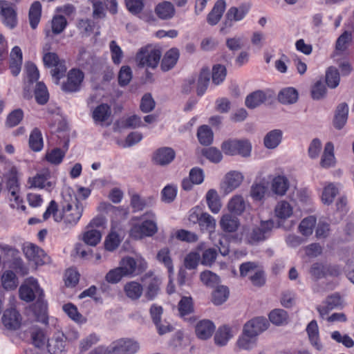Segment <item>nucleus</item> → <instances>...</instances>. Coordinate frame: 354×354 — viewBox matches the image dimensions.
I'll return each mask as SVG.
<instances>
[{
	"label": "nucleus",
	"instance_id": "obj_52",
	"mask_svg": "<svg viewBox=\"0 0 354 354\" xmlns=\"http://www.w3.org/2000/svg\"><path fill=\"white\" fill-rule=\"evenodd\" d=\"M257 338L254 336H250L244 330L242 335L239 337L236 342V345L240 349L250 350L256 345Z\"/></svg>",
	"mask_w": 354,
	"mask_h": 354
},
{
	"label": "nucleus",
	"instance_id": "obj_11",
	"mask_svg": "<svg viewBox=\"0 0 354 354\" xmlns=\"http://www.w3.org/2000/svg\"><path fill=\"white\" fill-rule=\"evenodd\" d=\"M84 77V73L81 71L71 70L68 73L66 81L62 86V90L69 93L79 91Z\"/></svg>",
	"mask_w": 354,
	"mask_h": 354
},
{
	"label": "nucleus",
	"instance_id": "obj_51",
	"mask_svg": "<svg viewBox=\"0 0 354 354\" xmlns=\"http://www.w3.org/2000/svg\"><path fill=\"white\" fill-rule=\"evenodd\" d=\"M198 224L202 230L212 233L216 227V220L208 213L203 212L201 213V218Z\"/></svg>",
	"mask_w": 354,
	"mask_h": 354
},
{
	"label": "nucleus",
	"instance_id": "obj_57",
	"mask_svg": "<svg viewBox=\"0 0 354 354\" xmlns=\"http://www.w3.org/2000/svg\"><path fill=\"white\" fill-rule=\"evenodd\" d=\"M326 82L332 88L337 87L339 83V74L334 67H330L326 73Z\"/></svg>",
	"mask_w": 354,
	"mask_h": 354
},
{
	"label": "nucleus",
	"instance_id": "obj_49",
	"mask_svg": "<svg viewBox=\"0 0 354 354\" xmlns=\"http://www.w3.org/2000/svg\"><path fill=\"white\" fill-rule=\"evenodd\" d=\"M157 259L162 263L167 268L169 275L174 272V266L170 257L169 248H164L159 250L157 254Z\"/></svg>",
	"mask_w": 354,
	"mask_h": 354
},
{
	"label": "nucleus",
	"instance_id": "obj_19",
	"mask_svg": "<svg viewBox=\"0 0 354 354\" xmlns=\"http://www.w3.org/2000/svg\"><path fill=\"white\" fill-rule=\"evenodd\" d=\"M175 158L174 151L169 147H162L158 149L153 155V160L159 165L169 164Z\"/></svg>",
	"mask_w": 354,
	"mask_h": 354
},
{
	"label": "nucleus",
	"instance_id": "obj_13",
	"mask_svg": "<svg viewBox=\"0 0 354 354\" xmlns=\"http://www.w3.org/2000/svg\"><path fill=\"white\" fill-rule=\"evenodd\" d=\"M147 278H149V281L147 283L145 290V298L148 301L153 300L160 291V279L154 276L152 272L145 274L142 281H145Z\"/></svg>",
	"mask_w": 354,
	"mask_h": 354
},
{
	"label": "nucleus",
	"instance_id": "obj_12",
	"mask_svg": "<svg viewBox=\"0 0 354 354\" xmlns=\"http://www.w3.org/2000/svg\"><path fill=\"white\" fill-rule=\"evenodd\" d=\"M269 326L266 319L263 317H257L248 322L243 328V330L250 336L257 338L261 333L266 330Z\"/></svg>",
	"mask_w": 354,
	"mask_h": 354
},
{
	"label": "nucleus",
	"instance_id": "obj_14",
	"mask_svg": "<svg viewBox=\"0 0 354 354\" xmlns=\"http://www.w3.org/2000/svg\"><path fill=\"white\" fill-rule=\"evenodd\" d=\"M47 348L50 354H64L66 352L64 334L59 332L55 333L48 340Z\"/></svg>",
	"mask_w": 354,
	"mask_h": 354
},
{
	"label": "nucleus",
	"instance_id": "obj_5",
	"mask_svg": "<svg viewBox=\"0 0 354 354\" xmlns=\"http://www.w3.org/2000/svg\"><path fill=\"white\" fill-rule=\"evenodd\" d=\"M161 52L152 46H147L140 48L136 55V60L140 66L156 68L160 59Z\"/></svg>",
	"mask_w": 354,
	"mask_h": 354
},
{
	"label": "nucleus",
	"instance_id": "obj_27",
	"mask_svg": "<svg viewBox=\"0 0 354 354\" xmlns=\"http://www.w3.org/2000/svg\"><path fill=\"white\" fill-rule=\"evenodd\" d=\"M155 12L161 19H169L174 16L175 8L171 2L165 1L156 6Z\"/></svg>",
	"mask_w": 354,
	"mask_h": 354
},
{
	"label": "nucleus",
	"instance_id": "obj_64",
	"mask_svg": "<svg viewBox=\"0 0 354 354\" xmlns=\"http://www.w3.org/2000/svg\"><path fill=\"white\" fill-rule=\"evenodd\" d=\"M203 154L211 162L215 163L219 162L223 158V155L221 151L216 147H209L204 149L203 151Z\"/></svg>",
	"mask_w": 354,
	"mask_h": 354
},
{
	"label": "nucleus",
	"instance_id": "obj_59",
	"mask_svg": "<svg viewBox=\"0 0 354 354\" xmlns=\"http://www.w3.org/2000/svg\"><path fill=\"white\" fill-rule=\"evenodd\" d=\"M227 71L225 67L221 64L215 65L212 68V82L218 85L225 78Z\"/></svg>",
	"mask_w": 354,
	"mask_h": 354
},
{
	"label": "nucleus",
	"instance_id": "obj_17",
	"mask_svg": "<svg viewBox=\"0 0 354 354\" xmlns=\"http://www.w3.org/2000/svg\"><path fill=\"white\" fill-rule=\"evenodd\" d=\"M243 180V176L237 171H231L225 175L222 187L225 192L230 193L237 188Z\"/></svg>",
	"mask_w": 354,
	"mask_h": 354
},
{
	"label": "nucleus",
	"instance_id": "obj_56",
	"mask_svg": "<svg viewBox=\"0 0 354 354\" xmlns=\"http://www.w3.org/2000/svg\"><path fill=\"white\" fill-rule=\"evenodd\" d=\"M200 279L203 284L210 287L218 284L220 281L219 277L209 270L202 272L200 275Z\"/></svg>",
	"mask_w": 354,
	"mask_h": 354
},
{
	"label": "nucleus",
	"instance_id": "obj_6",
	"mask_svg": "<svg viewBox=\"0 0 354 354\" xmlns=\"http://www.w3.org/2000/svg\"><path fill=\"white\" fill-rule=\"evenodd\" d=\"M44 65L52 68L51 75L55 79V84H58L59 80L64 76L66 71L65 62L61 60L55 53H46L43 56Z\"/></svg>",
	"mask_w": 354,
	"mask_h": 354
},
{
	"label": "nucleus",
	"instance_id": "obj_32",
	"mask_svg": "<svg viewBox=\"0 0 354 354\" xmlns=\"http://www.w3.org/2000/svg\"><path fill=\"white\" fill-rule=\"evenodd\" d=\"M348 109L346 103L340 104L336 109L334 126L336 129H341L347 121Z\"/></svg>",
	"mask_w": 354,
	"mask_h": 354
},
{
	"label": "nucleus",
	"instance_id": "obj_33",
	"mask_svg": "<svg viewBox=\"0 0 354 354\" xmlns=\"http://www.w3.org/2000/svg\"><path fill=\"white\" fill-rule=\"evenodd\" d=\"M206 201L208 207L214 214H217L220 212L222 204L217 192L215 189H211L206 194Z\"/></svg>",
	"mask_w": 354,
	"mask_h": 354
},
{
	"label": "nucleus",
	"instance_id": "obj_54",
	"mask_svg": "<svg viewBox=\"0 0 354 354\" xmlns=\"http://www.w3.org/2000/svg\"><path fill=\"white\" fill-rule=\"evenodd\" d=\"M35 97L37 103L45 104L49 98L48 92L43 82H38L35 90Z\"/></svg>",
	"mask_w": 354,
	"mask_h": 354
},
{
	"label": "nucleus",
	"instance_id": "obj_9",
	"mask_svg": "<svg viewBox=\"0 0 354 354\" xmlns=\"http://www.w3.org/2000/svg\"><path fill=\"white\" fill-rule=\"evenodd\" d=\"M0 15L2 23L10 29H13L17 25V16L14 3L0 0Z\"/></svg>",
	"mask_w": 354,
	"mask_h": 354
},
{
	"label": "nucleus",
	"instance_id": "obj_28",
	"mask_svg": "<svg viewBox=\"0 0 354 354\" xmlns=\"http://www.w3.org/2000/svg\"><path fill=\"white\" fill-rule=\"evenodd\" d=\"M267 100V95L263 91H256L248 95L245 98V106L249 109H254Z\"/></svg>",
	"mask_w": 354,
	"mask_h": 354
},
{
	"label": "nucleus",
	"instance_id": "obj_44",
	"mask_svg": "<svg viewBox=\"0 0 354 354\" xmlns=\"http://www.w3.org/2000/svg\"><path fill=\"white\" fill-rule=\"evenodd\" d=\"M278 99L283 104H293L298 99V93L293 88H284L279 93Z\"/></svg>",
	"mask_w": 354,
	"mask_h": 354
},
{
	"label": "nucleus",
	"instance_id": "obj_26",
	"mask_svg": "<svg viewBox=\"0 0 354 354\" xmlns=\"http://www.w3.org/2000/svg\"><path fill=\"white\" fill-rule=\"evenodd\" d=\"M225 9V2L223 0H218L214 4L212 11L208 14L207 21L209 24L214 26L220 21Z\"/></svg>",
	"mask_w": 354,
	"mask_h": 354
},
{
	"label": "nucleus",
	"instance_id": "obj_8",
	"mask_svg": "<svg viewBox=\"0 0 354 354\" xmlns=\"http://www.w3.org/2000/svg\"><path fill=\"white\" fill-rule=\"evenodd\" d=\"M83 205L75 198L71 203L63 205L64 222L66 225H75L82 216Z\"/></svg>",
	"mask_w": 354,
	"mask_h": 354
},
{
	"label": "nucleus",
	"instance_id": "obj_2",
	"mask_svg": "<svg viewBox=\"0 0 354 354\" xmlns=\"http://www.w3.org/2000/svg\"><path fill=\"white\" fill-rule=\"evenodd\" d=\"M139 342L132 338H120L113 341L104 354H136L140 350Z\"/></svg>",
	"mask_w": 354,
	"mask_h": 354
},
{
	"label": "nucleus",
	"instance_id": "obj_21",
	"mask_svg": "<svg viewBox=\"0 0 354 354\" xmlns=\"http://www.w3.org/2000/svg\"><path fill=\"white\" fill-rule=\"evenodd\" d=\"M215 330L213 322L208 319L200 321L196 326V334L201 339L209 338Z\"/></svg>",
	"mask_w": 354,
	"mask_h": 354
},
{
	"label": "nucleus",
	"instance_id": "obj_46",
	"mask_svg": "<svg viewBox=\"0 0 354 354\" xmlns=\"http://www.w3.org/2000/svg\"><path fill=\"white\" fill-rule=\"evenodd\" d=\"M269 319L275 325H284L288 324V315L283 309H274L270 313Z\"/></svg>",
	"mask_w": 354,
	"mask_h": 354
},
{
	"label": "nucleus",
	"instance_id": "obj_1",
	"mask_svg": "<svg viewBox=\"0 0 354 354\" xmlns=\"http://www.w3.org/2000/svg\"><path fill=\"white\" fill-rule=\"evenodd\" d=\"M273 227L274 222L271 220L261 221L259 226L243 227L241 236L247 244L257 245L268 237Z\"/></svg>",
	"mask_w": 354,
	"mask_h": 354
},
{
	"label": "nucleus",
	"instance_id": "obj_43",
	"mask_svg": "<svg viewBox=\"0 0 354 354\" xmlns=\"http://www.w3.org/2000/svg\"><path fill=\"white\" fill-rule=\"evenodd\" d=\"M209 82V72L207 68H203L201 71L197 82L196 92L199 96L203 95L207 88Z\"/></svg>",
	"mask_w": 354,
	"mask_h": 354
},
{
	"label": "nucleus",
	"instance_id": "obj_45",
	"mask_svg": "<svg viewBox=\"0 0 354 354\" xmlns=\"http://www.w3.org/2000/svg\"><path fill=\"white\" fill-rule=\"evenodd\" d=\"M29 146L34 151H39L42 149L44 143L41 133L37 128H35L29 138Z\"/></svg>",
	"mask_w": 354,
	"mask_h": 354
},
{
	"label": "nucleus",
	"instance_id": "obj_48",
	"mask_svg": "<svg viewBox=\"0 0 354 354\" xmlns=\"http://www.w3.org/2000/svg\"><path fill=\"white\" fill-rule=\"evenodd\" d=\"M317 220L313 216L304 218L299 225V232L304 236H310L313 234Z\"/></svg>",
	"mask_w": 354,
	"mask_h": 354
},
{
	"label": "nucleus",
	"instance_id": "obj_30",
	"mask_svg": "<svg viewBox=\"0 0 354 354\" xmlns=\"http://www.w3.org/2000/svg\"><path fill=\"white\" fill-rule=\"evenodd\" d=\"M246 202L241 195L234 196L228 202V210L235 214L241 215L245 210Z\"/></svg>",
	"mask_w": 354,
	"mask_h": 354
},
{
	"label": "nucleus",
	"instance_id": "obj_3",
	"mask_svg": "<svg viewBox=\"0 0 354 354\" xmlns=\"http://www.w3.org/2000/svg\"><path fill=\"white\" fill-rule=\"evenodd\" d=\"M221 149L228 156L248 157L251 153L252 145L248 140L229 139L222 143Z\"/></svg>",
	"mask_w": 354,
	"mask_h": 354
},
{
	"label": "nucleus",
	"instance_id": "obj_62",
	"mask_svg": "<svg viewBox=\"0 0 354 354\" xmlns=\"http://www.w3.org/2000/svg\"><path fill=\"white\" fill-rule=\"evenodd\" d=\"M120 243V239L118 234L115 232H111L105 239L104 248L106 250L112 252L118 247Z\"/></svg>",
	"mask_w": 354,
	"mask_h": 354
},
{
	"label": "nucleus",
	"instance_id": "obj_53",
	"mask_svg": "<svg viewBox=\"0 0 354 354\" xmlns=\"http://www.w3.org/2000/svg\"><path fill=\"white\" fill-rule=\"evenodd\" d=\"M232 337L230 328L227 326L220 328L214 336L215 343L218 346H224Z\"/></svg>",
	"mask_w": 354,
	"mask_h": 354
},
{
	"label": "nucleus",
	"instance_id": "obj_15",
	"mask_svg": "<svg viewBox=\"0 0 354 354\" xmlns=\"http://www.w3.org/2000/svg\"><path fill=\"white\" fill-rule=\"evenodd\" d=\"M2 322L6 328L16 330L21 325V317L15 309H7L3 315Z\"/></svg>",
	"mask_w": 354,
	"mask_h": 354
},
{
	"label": "nucleus",
	"instance_id": "obj_23",
	"mask_svg": "<svg viewBox=\"0 0 354 354\" xmlns=\"http://www.w3.org/2000/svg\"><path fill=\"white\" fill-rule=\"evenodd\" d=\"M335 158L334 155V146L330 142L325 145L324 152L320 160V166L322 168L328 169L335 166Z\"/></svg>",
	"mask_w": 354,
	"mask_h": 354
},
{
	"label": "nucleus",
	"instance_id": "obj_38",
	"mask_svg": "<svg viewBox=\"0 0 354 354\" xmlns=\"http://www.w3.org/2000/svg\"><path fill=\"white\" fill-rule=\"evenodd\" d=\"M282 132L279 129H274L268 132L263 140L264 145L268 149H274L281 142Z\"/></svg>",
	"mask_w": 354,
	"mask_h": 354
},
{
	"label": "nucleus",
	"instance_id": "obj_31",
	"mask_svg": "<svg viewBox=\"0 0 354 354\" xmlns=\"http://www.w3.org/2000/svg\"><path fill=\"white\" fill-rule=\"evenodd\" d=\"M220 226L225 232H234L236 231L239 226V220L232 214H226L221 217Z\"/></svg>",
	"mask_w": 354,
	"mask_h": 354
},
{
	"label": "nucleus",
	"instance_id": "obj_36",
	"mask_svg": "<svg viewBox=\"0 0 354 354\" xmlns=\"http://www.w3.org/2000/svg\"><path fill=\"white\" fill-rule=\"evenodd\" d=\"M306 331L312 345L320 351L322 348V345L319 341V329L317 322L311 321L307 326Z\"/></svg>",
	"mask_w": 354,
	"mask_h": 354
},
{
	"label": "nucleus",
	"instance_id": "obj_4",
	"mask_svg": "<svg viewBox=\"0 0 354 354\" xmlns=\"http://www.w3.org/2000/svg\"><path fill=\"white\" fill-rule=\"evenodd\" d=\"M143 222L140 225H135L131 234L136 238H141L142 236H151L156 233L158 227L154 221L155 215L149 212L143 214L141 217Z\"/></svg>",
	"mask_w": 354,
	"mask_h": 354
},
{
	"label": "nucleus",
	"instance_id": "obj_55",
	"mask_svg": "<svg viewBox=\"0 0 354 354\" xmlns=\"http://www.w3.org/2000/svg\"><path fill=\"white\" fill-rule=\"evenodd\" d=\"M102 234L98 230H88L83 236V240L87 245L95 246L101 240Z\"/></svg>",
	"mask_w": 354,
	"mask_h": 354
},
{
	"label": "nucleus",
	"instance_id": "obj_35",
	"mask_svg": "<svg viewBox=\"0 0 354 354\" xmlns=\"http://www.w3.org/2000/svg\"><path fill=\"white\" fill-rule=\"evenodd\" d=\"M230 291L227 286H218L212 293V301L216 306H220L227 301Z\"/></svg>",
	"mask_w": 354,
	"mask_h": 354
},
{
	"label": "nucleus",
	"instance_id": "obj_63",
	"mask_svg": "<svg viewBox=\"0 0 354 354\" xmlns=\"http://www.w3.org/2000/svg\"><path fill=\"white\" fill-rule=\"evenodd\" d=\"M177 188L176 186L168 185L165 187L161 192L162 200L165 203H170L176 197Z\"/></svg>",
	"mask_w": 354,
	"mask_h": 354
},
{
	"label": "nucleus",
	"instance_id": "obj_37",
	"mask_svg": "<svg viewBox=\"0 0 354 354\" xmlns=\"http://www.w3.org/2000/svg\"><path fill=\"white\" fill-rule=\"evenodd\" d=\"M1 283L7 290H15L19 283L18 278L12 270H6L1 276Z\"/></svg>",
	"mask_w": 354,
	"mask_h": 354
},
{
	"label": "nucleus",
	"instance_id": "obj_42",
	"mask_svg": "<svg viewBox=\"0 0 354 354\" xmlns=\"http://www.w3.org/2000/svg\"><path fill=\"white\" fill-rule=\"evenodd\" d=\"M41 5L39 1H35L29 10V21L30 27L35 29L40 21Z\"/></svg>",
	"mask_w": 354,
	"mask_h": 354
},
{
	"label": "nucleus",
	"instance_id": "obj_61",
	"mask_svg": "<svg viewBox=\"0 0 354 354\" xmlns=\"http://www.w3.org/2000/svg\"><path fill=\"white\" fill-rule=\"evenodd\" d=\"M23 118V111L20 109H15L8 115L6 124L8 127H14L19 124Z\"/></svg>",
	"mask_w": 354,
	"mask_h": 354
},
{
	"label": "nucleus",
	"instance_id": "obj_34",
	"mask_svg": "<svg viewBox=\"0 0 354 354\" xmlns=\"http://www.w3.org/2000/svg\"><path fill=\"white\" fill-rule=\"evenodd\" d=\"M67 25V21L62 15H57L54 17L51 21V31L48 30L46 31V37H52L54 35L60 34L64 31Z\"/></svg>",
	"mask_w": 354,
	"mask_h": 354
},
{
	"label": "nucleus",
	"instance_id": "obj_39",
	"mask_svg": "<svg viewBox=\"0 0 354 354\" xmlns=\"http://www.w3.org/2000/svg\"><path fill=\"white\" fill-rule=\"evenodd\" d=\"M119 268L126 277L133 276L137 268V262L131 257H125L121 259Z\"/></svg>",
	"mask_w": 354,
	"mask_h": 354
},
{
	"label": "nucleus",
	"instance_id": "obj_24",
	"mask_svg": "<svg viewBox=\"0 0 354 354\" xmlns=\"http://www.w3.org/2000/svg\"><path fill=\"white\" fill-rule=\"evenodd\" d=\"M111 115V109L107 104L98 105L92 112V118L95 123L102 124L107 121Z\"/></svg>",
	"mask_w": 354,
	"mask_h": 354
},
{
	"label": "nucleus",
	"instance_id": "obj_25",
	"mask_svg": "<svg viewBox=\"0 0 354 354\" xmlns=\"http://www.w3.org/2000/svg\"><path fill=\"white\" fill-rule=\"evenodd\" d=\"M179 55V51L177 48H171L169 50L162 59V70L168 71L173 68L178 60Z\"/></svg>",
	"mask_w": 354,
	"mask_h": 354
},
{
	"label": "nucleus",
	"instance_id": "obj_18",
	"mask_svg": "<svg viewBox=\"0 0 354 354\" xmlns=\"http://www.w3.org/2000/svg\"><path fill=\"white\" fill-rule=\"evenodd\" d=\"M123 290L127 297L131 301H136L141 297L144 290L141 283L131 281L124 285Z\"/></svg>",
	"mask_w": 354,
	"mask_h": 354
},
{
	"label": "nucleus",
	"instance_id": "obj_40",
	"mask_svg": "<svg viewBox=\"0 0 354 354\" xmlns=\"http://www.w3.org/2000/svg\"><path fill=\"white\" fill-rule=\"evenodd\" d=\"M338 193L339 190L336 185L333 183H328L323 189L322 201L324 204L330 205L333 202Z\"/></svg>",
	"mask_w": 354,
	"mask_h": 354
},
{
	"label": "nucleus",
	"instance_id": "obj_7",
	"mask_svg": "<svg viewBox=\"0 0 354 354\" xmlns=\"http://www.w3.org/2000/svg\"><path fill=\"white\" fill-rule=\"evenodd\" d=\"M19 293L21 300L30 302L35 298H38L39 295H43V290L40 288L35 278L29 277L20 286Z\"/></svg>",
	"mask_w": 354,
	"mask_h": 354
},
{
	"label": "nucleus",
	"instance_id": "obj_41",
	"mask_svg": "<svg viewBox=\"0 0 354 354\" xmlns=\"http://www.w3.org/2000/svg\"><path fill=\"white\" fill-rule=\"evenodd\" d=\"M292 212V207L286 201H281L278 202L274 208V214L276 216L281 219H286L290 217Z\"/></svg>",
	"mask_w": 354,
	"mask_h": 354
},
{
	"label": "nucleus",
	"instance_id": "obj_50",
	"mask_svg": "<svg viewBox=\"0 0 354 354\" xmlns=\"http://www.w3.org/2000/svg\"><path fill=\"white\" fill-rule=\"evenodd\" d=\"M197 136L200 143L203 145H209L213 140V132L207 125L199 127Z\"/></svg>",
	"mask_w": 354,
	"mask_h": 354
},
{
	"label": "nucleus",
	"instance_id": "obj_22",
	"mask_svg": "<svg viewBox=\"0 0 354 354\" xmlns=\"http://www.w3.org/2000/svg\"><path fill=\"white\" fill-rule=\"evenodd\" d=\"M290 187L289 180L285 176L279 175L274 177L271 183V189L278 196H284Z\"/></svg>",
	"mask_w": 354,
	"mask_h": 354
},
{
	"label": "nucleus",
	"instance_id": "obj_16",
	"mask_svg": "<svg viewBox=\"0 0 354 354\" xmlns=\"http://www.w3.org/2000/svg\"><path fill=\"white\" fill-rule=\"evenodd\" d=\"M50 178V174L48 170H45L41 173L37 174L32 178H29L28 183L30 187L50 189L53 187V183L48 181Z\"/></svg>",
	"mask_w": 354,
	"mask_h": 354
},
{
	"label": "nucleus",
	"instance_id": "obj_58",
	"mask_svg": "<svg viewBox=\"0 0 354 354\" xmlns=\"http://www.w3.org/2000/svg\"><path fill=\"white\" fill-rule=\"evenodd\" d=\"M194 310L192 297H183L178 303V311L180 316L189 315Z\"/></svg>",
	"mask_w": 354,
	"mask_h": 354
},
{
	"label": "nucleus",
	"instance_id": "obj_60",
	"mask_svg": "<svg viewBox=\"0 0 354 354\" xmlns=\"http://www.w3.org/2000/svg\"><path fill=\"white\" fill-rule=\"evenodd\" d=\"M64 152L59 148H55L46 154V159L48 162L53 165H59L62 162Z\"/></svg>",
	"mask_w": 354,
	"mask_h": 354
},
{
	"label": "nucleus",
	"instance_id": "obj_47",
	"mask_svg": "<svg viewBox=\"0 0 354 354\" xmlns=\"http://www.w3.org/2000/svg\"><path fill=\"white\" fill-rule=\"evenodd\" d=\"M261 267L254 261H247L243 263L239 266L240 276L241 277H248V279Z\"/></svg>",
	"mask_w": 354,
	"mask_h": 354
},
{
	"label": "nucleus",
	"instance_id": "obj_29",
	"mask_svg": "<svg viewBox=\"0 0 354 354\" xmlns=\"http://www.w3.org/2000/svg\"><path fill=\"white\" fill-rule=\"evenodd\" d=\"M32 310L39 322L45 324L48 323L47 304L44 300V295L38 296L37 301L33 304Z\"/></svg>",
	"mask_w": 354,
	"mask_h": 354
},
{
	"label": "nucleus",
	"instance_id": "obj_10",
	"mask_svg": "<svg viewBox=\"0 0 354 354\" xmlns=\"http://www.w3.org/2000/svg\"><path fill=\"white\" fill-rule=\"evenodd\" d=\"M23 252L28 261H32L37 266L48 263L50 257L38 246L32 243H27L23 247Z\"/></svg>",
	"mask_w": 354,
	"mask_h": 354
},
{
	"label": "nucleus",
	"instance_id": "obj_20",
	"mask_svg": "<svg viewBox=\"0 0 354 354\" xmlns=\"http://www.w3.org/2000/svg\"><path fill=\"white\" fill-rule=\"evenodd\" d=\"M245 14L243 8H230L226 13L225 20L223 23V26L221 28V31L224 32L225 29L232 27L233 21L241 20L244 17Z\"/></svg>",
	"mask_w": 354,
	"mask_h": 354
}]
</instances>
